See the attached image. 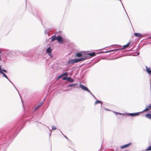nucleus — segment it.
<instances>
[{
	"label": "nucleus",
	"instance_id": "12",
	"mask_svg": "<svg viewBox=\"0 0 151 151\" xmlns=\"http://www.w3.org/2000/svg\"><path fill=\"white\" fill-rule=\"evenodd\" d=\"M86 55H89L90 57H93L96 55L95 53V52H93L91 53H86Z\"/></svg>",
	"mask_w": 151,
	"mask_h": 151
},
{
	"label": "nucleus",
	"instance_id": "32",
	"mask_svg": "<svg viewBox=\"0 0 151 151\" xmlns=\"http://www.w3.org/2000/svg\"><path fill=\"white\" fill-rule=\"evenodd\" d=\"M8 142L9 143V144L11 142Z\"/></svg>",
	"mask_w": 151,
	"mask_h": 151
},
{
	"label": "nucleus",
	"instance_id": "1",
	"mask_svg": "<svg viewBox=\"0 0 151 151\" xmlns=\"http://www.w3.org/2000/svg\"><path fill=\"white\" fill-rule=\"evenodd\" d=\"M79 86L80 88H81L83 90L85 91H86L89 92L92 96L94 98L96 99V98L95 97V96L93 95L91 93V92L88 89V88L86 87L85 86H83L82 84H80Z\"/></svg>",
	"mask_w": 151,
	"mask_h": 151
},
{
	"label": "nucleus",
	"instance_id": "4",
	"mask_svg": "<svg viewBox=\"0 0 151 151\" xmlns=\"http://www.w3.org/2000/svg\"><path fill=\"white\" fill-rule=\"evenodd\" d=\"M63 80H67V81H69L70 82L72 83L74 81L73 79L71 78L70 77H65L63 78Z\"/></svg>",
	"mask_w": 151,
	"mask_h": 151
},
{
	"label": "nucleus",
	"instance_id": "19",
	"mask_svg": "<svg viewBox=\"0 0 151 151\" xmlns=\"http://www.w3.org/2000/svg\"><path fill=\"white\" fill-rule=\"evenodd\" d=\"M0 71H3V72H4L5 73H7V71L6 70H3L1 68V65H0Z\"/></svg>",
	"mask_w": 151,
	"mask_h": 151
},
{
	"label": "nucleus",
	"instance_id": "8",
	"mask_svg": "<svg viewBox=\"0 0 151 151\" xmlns=\"http://www.w3.org/2000/svg\"><path fill=\"white\" fill-rule=\"evenodd\" d=\"M87 59V57L78 59H76V63L80 62L82 60H84Z\"/></svg>",
	"mask_w": 151,
	"mask_h": 151
},
{
	"label": "nucleus",
	"instance_id": "14",
	"mask_svg": "<svg viewBox=\"0 0 151 151\" xmlns=\"http://www.w3.org/2000/svg\"><path fill=\"white\" fill-rule=\"evenodd\" d=\"M57 37L55 35H54L53 36H52L51 37V41H53L55 40H57Z\"/></svg>",
	"mask_w": 151,
	"mask_h": 151
},
{
	"label": "nucleus",
	"instance_id": "21",
	"mask_svg": "<svg viewBox=\"0 0 151 151\" xmlns=\"http://www.w3.org/2000/svg\"><path fill=\"white\" fill-rule=\"evenodd\" d=\"M98 103H101V104H102V102L101 101L97 100L95 102L94 104H96Z\"/></svg>",
	"mask_w": 151,
	"mask_h": 151
},
{
	"label": "nucleus",
	"instance_id": "25",
	"mask_svg": "<svg viewBox=\"0 0 151 151\" xmlns=\"http://www.w3.org/2000/svg\"><path fill=\"white\" fill-rule=\"evenodd\" d=\"M57 129V128H56V127L54 126H53L52 127V130H56V129Z\"/></svg>",
	"mask_w": 151,
	"mask_h": 151
},
{
	"label": "nucleus",
	"instance_id": "9",
	"mask_svg": "<svg viewBox=\"0 0 151 151\" xmlns=\"http://www.w3.org/2000/svg\"><path fill=\"white\" fill-rule=\"evenodd\" d=\"M151 109V104H150L148 106H146L145 109L142 112L145 111H147L150 110Z\"/></svg>",
	"mask_w": 151,
	"mask_h": 151
},
{
	"label": "nucleus",
	"instance_id": "7",
	"mask_svg": "<svg viewBox=\"0 0 151 151\" xmlns=\"http://www.w3.org/2000/svg\"><path fill=\"white\" fill-rule=\"evenodd\" d=\"M75 63H76V59L70 60L67 61V63L68 65L72 64Z\"/></svg>",
	"mask_w": 151,
	"mask_h": 151
},
{
	"label": "nucleus",
	"instance_id": "34",
	"mask_svg": "<svg viewBox=\"0 0 151 151\" xmlns=\"http://www.w3.org/2000/svg\"><path fill=\"white\" fill-rule=\"evenodd\" d=\"M60 132L62 133V134H63V133H62V132H61V131H60Z\"/></svg>",
	"mask_w": 151,
	"mask_h": 151
},
{
	"label": "nucleus",
	"instance_id": "11",
	"mask_svg": "<svg viewBox=\"0 0 151 151\" xmlns=\"http://www.w3.org/2000/svg\"><path fill=\"white\" fill-rule=\"evenodd\" d=\"M131 144V143H129L127 144H126L123 145H122L120 147L121 148L123 149L129 146V145Z\"/></svg>",
	"mask_w": 151,
	"mask_h": 151
},
{
	"label": "nucleus",
	"instance_id": "28",
	"mask_svg": "<svg viewBox=\"0 0 151 151\" xmlns=\"http://www.w3.org/2000/svg\"><path fill=\"white\" fill-rule=\"evenodd\" d=\"M2 52V50L1 49H0V53Z\"/></svg>",
	"mask_w": 151,
	"mask_h": 151
},
{
	"label": "nucleus",
	"instance_id": "31",
	"mask_svg": "<svg viewBox=\"0 0 151 151\" xmlns=\"http://www.w3.org/2000/svg\"><path fill=\"white\" fill-rule=\"evenodd\" d=\"M139 52H138V53H137V55H139Z\"/></svg>",
	"mask_w": 151,
	"mask_h": 151
},
{
	"label": "nucleus",
	"instance_id": "24",
	"mask_svg": "<svg viewBox=\"0 0 151 151\" xmlns=\"http://www.w3.org/2000/svg\"><path fill=\"white\" fill-rule=\"evenodd\" d=\"M151 150V145L150 146L147 148L146 150V151Z\"/></svg>",
	"mask_w": 151,
	"mask_h": 151
},
{
	"label": "nucleus",
	"instance_id": "18",
	"mask_svg": "<svg viewBox=\"0 0 151 151\" xmlns=\"http://www.w3.org/2000/svg\"><path fill=\"white\" fill-rule=\"evenodd\" d=\"M134 35L136 37H140L142 36V35L141 33H135L134 34Z\"/></svg>",
	"mask_w": 151,
	"mask_h": 151
},
{
	"label": "nucleus",
	"instance_id": "15",
	"mask_svg": "<svg viewBox=\"0 0 151 151\" xmlns=\"http://www.w3.org/2000/svg\"><path fill=\"white\" fill-rule=\"evenodd\" d=\"M130 43V42H129L126 45H123V47L122 48V49L124 50V49H125L127 47H128Z\"/></svg>",
	"mask_w": 151,
	"mask_h": 151
},
{
	"label": "nucleus",
	"instance_id": "2",
	"mask_svg": "<svg viewBox=\"0 0 151 151\" xmlns=\"http://www.w3.org/2000/svg\"><path fill=\"white\" fill-rule=\"evenodd\" d=\"M2 74L3 75V76L5 78H6L7 79L8 81L11 83H12V84L13 85V86H14V87L15 88H16V90H17V91H18L20 96V97L21 98V100H22V104H23V101H22V98L21 97V96L20 95V93H19V91H18V89L16 88V87L12 83V82L10 81L9 79L8 78V77H7V76L3 72V71H0V74Z\"/></svg>",
	"mask_w": 151,
	"mask_h": 151
},
{
	"label": "nucleus",
	"instance_id": "33",
	"mask_svg": "<svg viewBox=\"0 0 151 151\" xmlns=\"http://www.w3.org/2000/svg\"><path fill=\"white\" fill-rule=\"evenodd\" d=\"M149 38H150V39H151V37H149Z\"/></svg>",
	"mask_w": 151,
	"mask_h": 151
},
{
	"label": "nucleus",
	"instance_id": "22",
	"mask_svg": "<svg viewBox=\"0 0 151 151\" xmlns=\"http://www.w3.org/2000/svg\"><path fill=\"white\" fill-rule=\"evenodd\" d=\"M116 50V49L111 50H108V51H106L105 52V53L110 52H112V51H113Z\"/></svg>",
	"mask_w": 151,
	"mask_h": 151
},
{
	"label": "nucleus",
	"instance_id": "27",
	"mask_svg": "<svg viewBox=\"0 0 151 151\" xmlns=\"http://www.w3.org/2000/svg\"><path fill=\"white\" fill-rule=\"evenodd\" d=\"M63 75L62 74H61V75H60L58 76V79L59 78H61L63 76Z\"/></svg>",
	"mask_w": 151,
	"mask_h": 151
},
{
	"label": "nucleus",
	"instance_id": "29",
	"mask_svg": "<svg viewBox=\"0 0 151 151\" xmlns=\"http://www.w3.org/2000/svg\"><path fill=\"white\" fill-rule=\"evenodd\" d=\"M64 136L67 139H68V137H66L65 136V135H64Z\"/></svg>",
	"mask_w": 151,
	"mask_h": 151
},
{
	"label": "nucleus",
	"instance_id": "26",
	"mask_svg": "<svg viewBox=\"0 0 151 151\" xmlns=\"http://www.w3.org/2000/svg\"><path fill=\"white\" fill-rule=\"evenodd\" d=\"M62 74H63V76H64V75L65 76H68V73L67 72H65L63 73H62Z\"/></svg>",
	"mask_w": 151,
	"mask_h": 151
},
{
	"label": "nucleus",
	"instance_id": "30",
	"mask_svg": "<svg viewBox=\"0 0 151 151\" xmlns=\"http://www.w3.org/2000/svg\"><path fill=\"white\" fill-rule=\"evenodd\" d=\"M105 109V110H107V111H109V109Z\"/></svg>",
	"mask_w": 151,
	"mask_h": 151
},
{
	"label": "nucleus",
	"instance_id": "5",
	"mask_svg": "<svg viewBox=\"0 0 151 151\" xmlns=\"http://www.w3.org/2000/svg\"><path fill=\"white\" fill-rule=\"evenodd\" d=\"M142 112H138L137 113H128L126 115H127L128 116H137L139 115V114Z\"/></svg>",
	"mask_w": 151,
	"mask_h": 151
},
{
	"label": "nucleus",
	"instance_id": "23",
	"mask_svg": "<svg viewBox=\"0 0 151 151\" xmlns=\"http://www.w3.org/2000/svg\"><path fill=\"white\" fill-rule=\"evenodd\" d=\"M113 112L116 115H117L118 114H119L120 115H124L123 114H122V113H118V112H115V111H113Z\"/></svg>",
	"mask_w": 151,
	"mask_h": 151
},
{
	"label": "nucleus",
	"instance_id": "16",
	"mask_svg": "<svg viewBox=\"0 0 151 151\" xmlns=\"http://www.w3.org/2000/svg\"><path fill=\"white\" fill-rule=\"evenodd\" d=\"M150 112L151 113V111ZM145 116L148 119H151V114H150L148 113L146 114L145 115Z\"/></svg>",
	"mask_w": 151,
	"mask_h": 151
},
{
	"label": "nucleus",
	"instance_id": "10",
	"mask_svg": "<svg viewBox=\"0 0 151 151\" xmlns=\"http://www.w3.org/2000/svg\"><path fill=\"white\" fill-rule=\"evenodd\" d=\"M43 103L42 102H41L34 109V111H35L38 108H39L42 105Z\"/></svg>",
	"mask_w": 151,
	"mask_h": 151
},
{
	"label": "nucleus",
	"instance_id": "3",
	"mask_svg": "<svg viewBox=\"0 0 151 151\" xmlns=\"http://www.w3.org/2000/svg\"><path fill=\"white\" fill-rule=\"evenodd\" d=\"M46 52L48 54L51 58H52V55L51 53L52 52V49L50 47H49L46 50Z\"/></svg>",
	"mask_w": 151,
	"mask_h": 151
},
{
	"label": "nucleus",
	"instance_id": "13",
	"mask_svg": "<svg viewBox=\"0 0 151 151\" xmlns=\"http://www.w3.org/2000/svg\"><path fill=\"white\" fill-rule=\"evenodd\" d=\"M146 71L148 73L151 75V68H148L147 66H146Z\"/></svg>",
	"mask_w": 151,
	"mask_h": 151
},
{
	"label": "nucleus",
	"instance_id": "20",
	"mask_svg": "<svg viewBox=\"0 0 151 151\" xmlns=\"http://www.w3.org/2000/svg\"><path fill=\"white\" fill-rule=\"evenodd\" d=\"M82 55V54L81 53H78L76 54V56L78 57H81Z\"/></svg>",
	"mask_w": 151,
	"mask_h": 151
},
{
	"label": "nucleus",
	"instance_id": "17",
	"mask_svg": "<svg viewBox=\"0 0 151 151\" xmlns=\"http://www.w3.org/2000/svg\"><path fill=\"white\" fill-rule=\"evenodd\" d=\"M77 84V83L71 84L68 85L67 86L68 87H75Z\"/></svg>",
	"mask_w": 151,
	"mask_h": 151
},
{
	"label": "nucleus",
	"instance_id": "36",
	"mask_svg": "<svg viewBox=\"0 0 151 151\" xmlns=\"http://www.w3.org/2000/svg\"><path fill=\"white\" fill-rule=\"evenodd\" d=\"M121 1V0H119Z\"/></svg>",
	"mask_w": 151,
	"mask_h": 151
},
{
	"label": "nucleus",
	"instance_id": "35",
	"mask_svg": "<svg viewBox=\"0 0 151 151\" xmlns=\"http://www.w3.org/2000/svg\"><path fill=\"white\" fill-rule=\"evenodd\" d=\"M51 135V134L50 133V136Z\"/></svg>",
	"mask_w": 151,
	"mask_h": 151
},
{
	"label": "nucleus",
	"instance_id": "6",
	"mask_svg": "<svg viewBox=\"0 0 151 151\" xmlns=\"http://www.w3.org/2000/svg\"><path fill=\"white\" fill-rule=\"evenodd\" d=\"M57 40L58 42L60 44H63V38L60 36H58L57 37Z\"/></svg>",
	"mask_w": 151,
	"mask_h": 151
}]
</instances>
